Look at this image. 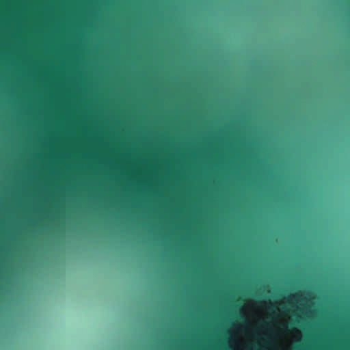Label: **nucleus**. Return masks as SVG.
<instances>
[{"instance_id":"obj_2","label":"nucleus","mask_w":350,"mask_h":350,"mask_svg":"<svg viewBox=\"0 0 350 350\" xmlns=\"http://www.w3.org/2000/svg\"><path fill=\"white\" fill-rule=\"evenodd\" d=\"M262 326L265 327H267V324L266 323H264L262 324Z\"/></svg>"},{"instance_id":"obj_4","label":"nucleus","mask_w":350,"mask_h":350,"mask_svg":"<svg viewBox=\"0 0 350 350\" xmlns=\"http://www.w3.org/2000/svg\"><path fill=\"white\" fill-rule=\"evenodd\" d=\"M115 221H118V219H116Z\"/></svg>"},{"instance_id":"obj_3","label":"nucleus","mask_w":350,"mask_h":350,"mask_svg":"<svg viewBox=\"0 0 350 350\" xmlns=\"http://www.w3.org/2000/svg\"><path fill=\"white\" fill-rule=\"evenodd\" d=\"M265 341L269 343V339H266Z\"/></svg>"},{"instance_id":"obj_1","label":"nucleus","mask_w":350,"mask_h":350,"mask_svg":"<svg viewBox=\"0 0 350 350\" xmlns=\"http://www.w3.org/2000/svg\"><path fill=\"white\" fill-rule=\"evenodd\" d=\"M94 220H88V222H89V226L91 225V221H93Z\"/></svg>"}]
</instances>
